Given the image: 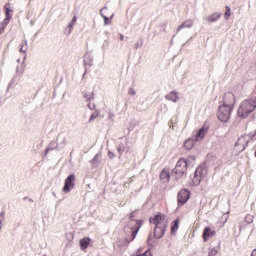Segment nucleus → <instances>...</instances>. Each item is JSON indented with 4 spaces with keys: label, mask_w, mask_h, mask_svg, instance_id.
I'll use <instances>...</instances> for the list:
<instances>
[{
    "label": "nucleus",
    "mask_w": 256,
    "mask_h": 256,
    "mask_svg": "<svg viewBox=\"0 0 256 256\" xmlns=\"http://www.w3.org/2000/svg\"><path fill=\"white\" fill-rule=\"evenodd\" d=\"M137 215V210H134L129 215V222L126 226H124V233L126 235L125 241L126 243H131L135 241V237H137V233H139V229L143 225V220L135 219Z\"/></svg>",
    "instance_id": "obj_1"
},
{
    "label": "nucleus",
    "mask_w": 256,
    "mask_h": 256,
    "mask_svg": "<svg viewBox=\"0 0 256 256\" xmlns=\"http://www.w3.org/2000/svg\"><path fill=\"white\" fill-rule=\"evenodd\" d=\"M256 108V96H251L249 99L244 100L237 111L240 119H247Z\"/></svg>",
    "instance_id": "obj_2"
},
{
    "label": "nucleus",
    "mask_w": 256,
    "mask_h": 256,
    "mask_svg": "<svg viewBox=\"0 0 256 256\" xmlns=\"http://www.w3.org/2000/svg\"><path fill=\"white\" fill-rule=\"evenodd\" d=\"M163 219H165V215H163L160 212L154 215V217L149 218L150 223H153L155 225V228H154L155 239H161L167 231V223H164L161 225V221H163Z\"/></svg>",
    "instance_id": "obj_3"
},
{
    "label": "nucleus",
    "mask_w": 256,
    "mask_h": 256,
    "mask_svg": "<svg viewBox=\"0 0 256 256\" xmlns=\"http://www.w3.org/2000/svg\"><path fill=\"white\" fill-rule=\"evenodd\" d=\"M172 175L175 179H181L183 175H187V160L185 158H180L176 163L174 169H172Z\"/></svg>",
    "instance_id": "obj_4"
},
{
    "label": "nucleus",
    "mask_w": 256,
    "mask_h": 256,
    "mask_svg": "<svg viewBox=\"0 0 256 256\" xmlns=\"http://www.w3.org/2000/svg\"><path fill=\"white\" fill-rule=\"evenodd\" d=\"M205 175H207V166L205 165V163H203L200 164L194 171V176L192 179L193 185H195V187L201 185V181L203 180V177H205Z\"/></svg>",
    "instance_id": "obj_5"
},
{
    "label": "nucleus",
    "mask_w": 256,
    "mask_h": 256,
    "mask_svg": "<svg viewBox=\"0 0 256 256\" xmlns=\"http://www.w3.org/2000/svg\"><path fill=\"white\" fill-rule=\"evenodd\" d=\"M231 113H233V108L229 106L220 105L217 112V117L221 123H228L231 119Z\"/></svg>",
    "instance_id": "obj_6"
},
{
    "label": "nucleus",
    "mask_w": 256,
    "mask_h": 256,
    "mask_svg": "<svg viewBox=\"0 0 256 256\" xmlns=\"http://www.w3.org/2000/svg\"><path fill=\"white\" fill-rule=\"evenodd\" d=\"M75 174L71 173L67 176V178L64 181V186L62 188L63 193H71L73 189H75Z\"/></svg>",
    "instance_id": "obj_7"
},
{
    "label": "nucleus",
    "mask_w": 256,
    "mask_h": 256,
    "mask_svg": "<svg viewBox=\"0 0 256 256\" xmlns=\"http://www.w3.org/2000/svg\"><path fill=\"white\" fill-rule=\"evenodd\" d=\"M190 198H191V191H189L186 188L181 189L178 192V196H177L178 206L183 207V205H185V203H187V201H189Z\"/></svg>",
    "instance_id": "obj_8"
},
{
    "label": "nucleus",
    "mask_w": 256,
    "mask_h": 256,
    "mask_svg": "<svg viewBox=\"0 0 256 256\" xmlns=\"http://www.w3.org/2000/svg\"><path fill=\"white\" fill-rule=\"evenodd\" d=\"M226 107H231L232 109L235 107V94L232 92L225 93L223 96V104Z\"/></svg>",
    "instance_id": "obj_9"
},
{
    "label": "nucleus",
    "mask_w": 256,
    "mask_h": 256,
    "mask_svg": "<svg viewBox=\"0 0 256 256\" xmlns=\"http://www.w3.org/2000/svg\"><path fill=\"white\" fill-rule=\"evenodd\" d=\"M216 233L217 232L215 230H212L211 227L209 226L205 227L202 233L204 243H207V241H209V238L214 237Z\"/></svg>",
    "instance_id": "obj_10"
},
{
    "label": "nucleus",
    "mask_w": 256,
    "mask_h": 256,
    "mask_svg": "<svg viewBox=\"0 0 256 256\" xmlns=\"http://www.w3.org/2000/svg\"><path fill=\"white\" fill-rule=\"evenodd\" d=\"M209 131V126L203 125L196 133V135L194 136V139H197V141H199V139H204L205 135H207V132Z\"/></svg>",
    "instance_id": "obj_11"
},
{
    "label": "nucleus",
    "mask_w": 256,
    "mask_h": 256,
    "mask_svg": "<svg viewBox=\"0 0 256 256\" xmlns=\"http://www.w3.org/2000/svg\"><path fill=\"white\" fill-rule=\"evenodd\" d=\"M79 245L81 251H85L89 247V245H91V238L89 236L81 238L79 241Z\"/></svg>",
    "instance_id": "obj_12"
},
{
    "label": "nucleus",
    "mask_w": 256,
    "mask_h": 256,
    "mask_svg": "<svg viewBox=\"0 0 256 256\" xmlns=\"http://www.w3.org/2000/svg\"><path fill=\"white\" fill-rule=\"evenodd\" d=\"M197 138L193 137V138H188L185 142H184V149H186L187 151H191V149H193V147H195V144L197 143Z\"/></svg>",
    "instance_id": "obj_13"
},
{
    "label": "nucleus",
    "mask_w": 256,
    "mask_h": 256,
    "mask_svg": "<svg viewBox=\"0 0 256 256\" xmlns=\"http://www.w3.org/2000/svg\"><path fill=\"white\" fill-rule=\"evenodd\" d=\"M191 27H193V20L188 19L177 27L176 33H179V31H181V29H191Z\"/></svg>",
    "instance_id": "obj_14"
},
{
    "label": "nucleus",
    "mask_w": 256,
    "mask_h": 256,
    "mask_svg": "<svg viewBox=\"0 0 256 256\" xmlns=\"http://www.w3.org/2000/svg\"><path fill=\"white\" fill-rule=\"evenodd\" d=\"M165 99H167V101H172V103H177V101H179V95L177 91L173 90L169 94L165 95Z\"/></svg>",
    "instance_id": "obj_15"
},
{
    "label": "nucleus",
    "mask_w": 256,
    "mask_h": 256,
    "mask_svg": "<svg viewBox=\"0 0 256 256\" xmlns=\"http://www.w3.org/2000/svg\"><path fill=\"white\" fill-rule=\"evenodd\" d=\"M221 15L222 14L220 12H214L213 14L207 16L206 21H208V23H215L221 19Z\"/></svg>",
    "instance_id": "obj_16"
},
{
    "label": "nucleus",
    "mask_w": 256,
    "mask_h": 256,
    "mask_svg": "<svg viewBox=\"0 0 256 256\" xmlns=\"http://www.w3.org/2000/svg\"><path fill=\"white\" fill-rule=\"evenodd\" d=\"M93 67V56L89 53L84 55V67Z\"/></svg>",
    "instance_id": "obj_17"
},
{
    "label": "nucleus",
    "mask_w": 256,
    "mask_h": 256,
    "mask_svg": "<svg viewBox=\"0 0 256 256\" xmlns=\"http://www.w3.org/2000/svg\"><path fill=\"white\" fill-rule=\"evenodd\" d=\"M179 231V218H176L171 224V233L175 235Z\"/></svg>",
    "instance_id": "obj_18"
},
{
    "label": "nucleus",
    "mask_w": 256,
    "mask_h": 256,
    "mask_svg": "<svg viewBox=\"0 0 256 256\" xmlns=\"http://www.w3.org/2000/svg\"><path fill=\"white\" fill-rule=\"evenodd\" d=\"M105 9H107V6L103 7L100 10V15L102 17V19H104V25H111V18L107 17L106 15H104L103 11H105Z\"/></svg>",
    "instance_id": "obj_19"
},
{
    "label": "nucleus",
    "mask_w": 256,
    "mask_h": 256,
    "mask_svg": "<svg viewBox=\"0 0 256 256\" xmlns=\"http://www.w3.org/2000/svg\"><path fill=\"white\" fill-rule=\"evenodd\" d=\"M100 159H101V154H96L94 156V159L90 160V163L92 165V167H97L100 163Z\"/></svg>",
    "instance_id": "obj_20"
},
{
    "label": "nucleus",
    "mask_w": 256,
    "mask_h": 256,
    "mask_svg": "<svg viewBox=\"0 0 256 256\" xmlns=\"http://www.w3.org/2000/svg\"><path fill=\"white\" fill-rule=\"evenodd\" d=\"M75 23H77V15H74L72 17V20L69 22L68 24V34L71 35V31L73 30V26L75 25Z\"/></svg>",
    "instance_id": "obj_21"
},
{
    "label": "nucleus",
    "mask_w": 256,
    "mask_h": 256,
    "mask_svg": "<svg viewBox=\"0 0 256 256\" xmlns=\"http://www.w3.org/2000/svg\"><path fill=\"white\" fill-rule=\"evenodd\" d=\"M160 179L163 181L164 179H166V181H169V179H171V174L169 173V171L167 170H163L160 173Z\"/></svg>",
    "instance_id": "obj_22"
},
{
    "label": "nucleus",
    "mask_w": 256,
    "mask_h": 256,
    "mask_svg": "<svg viewBox=\"0 0 256 256\" xmlns=\"http://www.w3.org/2000/svg\"><path fill=\"white\" fill-rule=\"evenodd\" d=\"M65 145H67V138L62 137L58 143V151H63V149H65Z\"/></svg>",
    "instance_id": "obj_23"
},
{
    "label": "nucleus",
    "mask_w": 256,
    "mask_h": 256,
    "mask_svg": "<svg viewBox=\"0 0 256 256\" xmlns=\"http://www.w3.org/2000/svg\"><path fill=\"white\" fill-rule=\"evenodd\" d=\"M48 148L50 151H55V149L59 151V144L57 143V141H51L48 145Z\"/></svg>",
    "instance_id": "obj_24"
},
{
    "label": "nucleus",
    "mask_w": 256,
    "mask_h": 256,
    "mask_svg": "<svg viewBox=\"0 0 256 256\" xmlns=\"http://www.w3.org/2000/svg\"><path fill=\"white\" fill-rule=\"evenodd\" d=\"M117 152L119 153V155H123V153H125V145L123 142L118 143Z\"/></svg>",
    "instance_id": "obj_25"
},
{
    "label": "nucleus",
    "mask_w": 256,
    "mask_h": 256,
    "mask_svg": "<svg viewBox=\"0 0 256 256\" xmlns=\"http://www.w3.org/2000/svg\"><path fill=\"white\" fill-rule=\"evenodd\" d=\"M255 219V216L251 215V214H247L244 218L245 223H247V225H251V223H253Z\"/></svg>",
    "instance_id": "obj_26"
},
{
    "label": "nucleus",
    "mask_w": 256,
    "mask_h": 256,
    "mask_svg": "<svg viewBox=\"0 0 256 256\" xmlns=\"http://www.w3.org/2000/svg\"><path fill=\"white\" fill-rule=\"evenodd\" d=\"M99 115H101V112H100L99 110H95V112H93V113L90 115L89 123H91L92 121H94V119H97V117H99Z\"/></svg>",
    "instance_id": "obj_27"
},
{
    "label": "nucleus",
    "mask_w": 256,
    "mask_h": 256,
    "mask_svg": "<svg viewBox=\"0 0 256 256\" xmlns=\"http://www.w3.org/2000/svg\"><path fill=\"white\" fill-rule=\"evenodd\" d=\"M94 95L95 94L93 92L92 93H84L83 97H84V99H86L87 103H89L92 99H95Z\"/></svg>",
    "instance_id": "obj_28"
},
{
    "label": "nucleus",
    "mask_w": 256,
    "mask_h": 256,
    "mask_svg": "<svg viewBox=\"0 0 256 256\" xmlns=\"http://www.w3.org/2000/svg\"><path fill=\"white\" fill-rule=\"evenodd\" d=\"M9 5H11L10 3H6L4 6L5 9V16L11 17V13L13 12V10L11 8H9Z\"/></svg>",
    "instance_id": "obj_29"
},
{
    "label": "nucleus",
    "mask_w": 256,
    "mask_h": 256,
    "mask_svg": "<svg viewBox=\"0 0 256 256\" xmlns=\"http://www.w3.org/2000/svg\"><path fill=\"white\" fill-rule=\"evenodd\" d=\"M3 221H5V212H4V210H2L0 212V231H1V229H3Z\"/></svg>",
    "instance_id": "obj_30"
},
{
    "label": "nucleus",
    "mask_w": 256,
    "mask_h": 256,
    "mask_svg": "<svg viewBox=\"0 0 256 256\" xmlns=\"http://www.w3.org/2000/svg\"><path fill=\"white\" fill-rule=\"evenodd\" d=\"M132 256H153V254L151 253L150 249H147L146 251H144L141 254H133Z\"/></svg>",
    "instance_id": "obj_31"
},
{
    "label": "nucleus",
    "mask_w": 256,
    "mask_h": 256,
    "mask_svg": "<svg viewBox=\"0 0 256 256\" xmlns=\"http://www.w3.org/2000/svg\"><path fill=\"white\" fill-rule=\"evenodd\" d=\"M243 143H245L244 138L243 136H240L238 140L235 142L234 147H239V145H242L243 147Z\"/></svg>",
    "instance_id": "obj_32"
},
{
    "label": "nucleus",
    "mask_w": 256,
    "mask_h": 256,
    "mask_svg": "<svg viewBox=\"0 0 256 256\" xmlns=\"http://www.w3.org/2000/svg\"><path fill=\"white\" fill-rule=\"evenodd\" d=\"M11 17L12 16H5V19L0 24L4 25V27H7L9 25V22L11 21Z\"/></svg>",
    "instance_id": "obj_33"
},
{
    "label": "nucleus",
    "mask_w": 256,
    "mask_h": 256,
    "mask_svg": "<svg viewBox=\"0 0 256 256\" xmlns=\"http://www.w3.org/2000/svg\"><path fill=\"white\" fill-rule=\"evenodd\" d=\"M186 160L187 163V167H189L190 163H195V161L197 160V158L195 156H189Z\"/></svg>",
    "instance_id": "obj_34"
},
{
    "label": "nucleus",
    "mask_w": 256,
    "mask_h": 256,
    "mask_svg": "<svg viewBox=\"0 0 256 256\" xmlns=\"http://www.w3.org/2000/svg\"><path fill=\"white\" fill-rule=\"evenodd\" d=\"M224 17H225V19H229V17H231V7L226 6Z\"/></svg>",
    "instance_id": "obj_35"
},
{
    "label": "nucleus",
    "mask_w": 256,
    "mask_h": 256,
    "mask_svg": "<svg viewBox=\"0 0 256 256\" xmlns=\"http://www.w3.org/2000/svg\"><path fill=\"white\" fill-rule=\"evenodd\" d=\"M15 81H16V79H15V77H13L11 80H10V82H9V84H8V86H7V92H9V89H11V87H13V85H15Z\"/></svg>",
    "instance_id": "obj_36"
},
{
    "label": "nucleus",
    "mask_w": 256,
    "mask_h": 256,
    "mask_svg": "<svg viewBox=\"0 0 256 256\" xmlns=\"http://www.w3.org/2000/svg\"><path fill=\"white\" fill-rule=\"evenodd\" d=\"M217 253H219V250H217V248H212L209 251V256H217Z\"/></svg>",
    "instance_id": "obj_37"
},
{
    "label": "nucleus",
    "mask_w": 256,
    "mask_h": 256,
    "mask_svg": "<svg viewBox=\"0 0 256 256\" xmlns=\"http://www.w3.org/2000/svg\"><path fill=\"white\" fill-rule=\"evenodd\" d=\"M128 95H131L134 97V95H137V91H135V88H129Z\"/></svg>",
    "instance_id": "obj_38"
},
{
    "label": "nucleus",
    "mask_w": 256,
    "mask_h": 256,
    "mask_svg": "<svg viewBox=\"0 0 256 256\" xmlns=\"http://www.w3.org/2000/svg\"><path fill=\"white\" fill-rule=\"evenodd\" d=\"M87 107L90 109V111H95L96 109V105L92 104L91 102H88Z\"/></svg>",
    "instance_id": "obj_39"
},
{
    "label": "nucleus",
    "mask_w": 256,
    "mask_h": 256,
    "mask_svg": "<svg viewBox=\"0 0 256 256\" xmlns=\"http://www.w3.org/2000/svg\"><path fill=\"white\" fill-rule=\"evenodd\" d=\"M247 229V222L245 220L240 223V231Z\"/></svg>",
    "instance_id": "obj_40"
},
{
    "label": "nucleus",
    "mask_w": 256,
    "mask_h": 256,
    "mask_svg": "<svg viewBox=\"0 0 256 256\" xmlns=\"http://www.w3.org/2000/svg\"><path fill=\"white\" fill-rule=\"evenodd\" d=\"M141 47H143V40H141L140 43L137 42V43L135 44L134 49H141Z\"/></svg>",
    "instance_id": "obj_41"
},
{
    "label": "nucleus",
    "mask_w": 256,
    "mask_h": 256,
    "mask_svg": "<svg viewBox=\"0 0 256 256\" xmlns=\"http://www.w3.org/2000/svg\"><path fill=\"white\" fill-rule=\"evenodd\" d=\"M108 157H109V159H115V153H113L111 150H109Z\"/></svg>",
    "instance_id": "obj_42"
},
{
    "label": "nucleus",
    "mask_w": 256,
    "mask_h": 256,
    "mask_svg": "<svg viewBox=\"0 0 256 256\" xmlns=\"http://www.w3.org/2000/svg\"><path fill=\"white\" fill-rule=\"evenodd\" d=\"M153 239V237L151 236V234H149L148 238H147V243L150 247H153V244H151V240Z\"/></svg>",
    "instance_id": "obj_43"
},
{
    "label": "nucleus",
    "mask_w": 256,
    "mask_h": 256,
    "mask_svg": "<svg viewBox=\"0 0 256 256\" xmlns=\"http://www.w3.org/2000/svg\"><path fill=\"white\" fill-rule=\"evenodd\" d=\"M5 27L6 26L0 23V35H3V33H5Z\"/></svg>",
    "instance_id": "obj_44"
},
{
    "label": "nucleus",
    "mask_w": 256,
    "mask_h": 256,
    "mask_svg": "<svg viewBox=\"0 0 256 256\" xmlns=\"http://www.w3.org/2000/svg\"><path fill=\"white\" fill-rule=\"evenodd\" d=\"M25 47V44H21L20 53H27V48L23 49Z\"/></svg>",
    "instance_id": "obj_45"
},
{
    "label": "nucleus",
    "mask_w": 256,
    "mask_h": 256,
    "mask_svg": "<svg viewBox=\"0 0 256 256\" xmlns=\"http://www.w3.org/2000/svg\"><path fill=\"white\" fill-rule=\"evenodd\" d=\"M16 73H17L18 75H23V70H20V71H19V67H17V68H16Z\"/></svg>",
    "instance_id": "obj_46"
},
{
    "label": "nucleus",
    "mask_w": 256,
    "mask_h": 256,
    "mask_svg": "<svg viewBox=\"0 0 256 256\" xmlns=\"http://www.w3.org/2000/svg\"><path fill=\"white\" fill-rule=\"evenodd\" d=\"M49 151H51V150L47 147L45 152H44L45 157H47V155H49Z\"/></svg>",
    "instance_id": "obj_47"
},
{
    "label": "nucleus",
    "mask_w": 256,
    "mask_h": 256,
    "mask_svg": "<svg viewBox=\"0 0 256 256\" xmlns=\"http://www.w3.org/2000/svg\"><path fill=\"white\" fill-rule=\"evenodd\" d=\"M251 256H256V249L252 251Z\"/></svg>",
    "instance_id": "obj_48"
},
{
    "label": "nucleus",
    "mask_w": 256,
    "mask_h": 256,
    "mask_svg": "<svg viewBox=\"0 0 256 256\" xmlns=\"http://www.w3.org/2000/svg\"><path fill=\"white\" fill-rule=\"evenodd\" d=\"M123 39H125V36H123V34H120V41H123Z\"/></svg>",
    "instance_id": "obj_49"
},
{
    "label": "nucleus",
    "mask_w": 256,
    "mask_h": 256,
    "mask_svg": "<svg viewBox=\"0 0 256 256\" xmlns=\"http://www.w3.org/2000/svg\"><path fill=\"white\" fill-rule=\"evenodd\" d=\"M114 16H115V14H112L110 17H108V18H110V21H111V19H113Z\"/></svg>",
    "instance_id": "obj_50"
},
{
    "label": "nucleus",
    "mask_w": 256,
    "mask_h": 256,
    "mask_svg": "<svg viewBox=\"0 0 256 256\" xmlns=\"http://www.w3.org/2000/svg\"><path fill=\"white\" fill-rule=\"evenodd\" d=\"M27 199L29 200V197L27 196L23 198L24 201H27Z\"/></svg>",
    "instance_id": "obj_51"
},
{
    "label": "nucleus",
    "mask_w": 256,
    "mask_h": 256,
    "mask_svg": "<svg viewBox=\"0 0 256 256\" xmlns=\"http://www.w3.org/2000/svg\"><path fill=\"white\" fill-rule=\"evenodd\" d=\"M28 201H29L30 203H33V199H31V198H28Z\"/></svg>",
    "instance_id": "obj_52"
},
{
    "label": "nucleus",
    "mask_w": 256,
    "mask_h": 256,
    "mask_svg": "<svg viewBox=\"0 0 256 256\" xmlns=\"http://www.w3.org/2000/svg\"><path fill=\"white\" fill-rule=\"evenodd\" d=\"M21 61V59H17V63H19Z\"/></svg>",
    "instance_id": "obj_53"
},
{
    "label": "nucleus",
    "mask_w": 256,
    "mask_h": 256,
    "mask_svg": "<svg viewBox=\"0 0 256 256\" xmlns=\"http://www.w3.org/2000/svg\"><path fill=\"white\" fill-rule=\"evenodd\" d=\"M83 75H84V76L87 75V71H85Z\"/></svg>",
    "instance_id": "obj_54"
},
{
    "label": "nucleus",
    "mask_w": 256,
    "mask_h": 256,
    "mask_svg": "<svg viewBox=\"0 0 256 256\" xmlns=\"http://www.w3.org/2000/svg\"><path fill=\"white\" fill-rule=\"evenodd\" d=\"M27 59V56H24V61Z\"/></svg>",
    "instance_id": "obj_55"
},
{
    "label": "nucleus",
    "mask_w": 256,
    "mask_h": 256,
    "mask_svg": "<svg viewBox=\"0 0 256 256\" xmlns=\"http://www.w3.org/2000/svg\"><path fill=\"white\" fill-rule=\"evenodd\" d=\"M25 45H27V40H25Z\"/></svg>",
    "instance_id": "obj_56"
},
{
    "label": "nucleus",
    "mask_w": 256,
    "mask_h": 256,
    "mask_svg": "<svg viewBox=\"0 0 256 256\" xmlns=\"http://www.w3.org/2000/svg\"><path fill=\"white\" fill-rule=\"evenodd\" d=\"M158 233H161V230H158Z\"/></svg>",
    "instance_id": "obj_57"
},
{
    "label": "nucleus",
    "mask_w": 256,
    "mask_h": 256,
    "mask_svg": "<svg viewBox=\"0 0 256 256\" xmlns=\"http://www.w3.org/2000/svg\"><path fill=\"white\" fill-rule=\"evenodd\" d=\"M44 256H47V255H44Z\"/></svg>",
    "instance_id": "obj_58"
}]
</instances>
